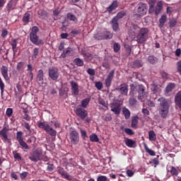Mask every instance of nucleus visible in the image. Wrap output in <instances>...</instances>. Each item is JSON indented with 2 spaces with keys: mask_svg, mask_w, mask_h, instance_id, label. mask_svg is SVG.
<instances>
[{
  "mask_svg": "<svg viewBox=\"0 0 181 181\" xmlns=\"http://www.w3.org/2000/svg\"><path fill=\"white\" fill-rule=\"evenodd\" d=\"M145 90L146 88L142 84H130V91L129 93V95H130L129 98V105H137L138 100H136V97L140 101L144 102L148 98V93Z\"/></svg>",
  "mask_w": 181,
  "mask_h": 181,
  "instance_id": "1",
  "label": "nucleus"
},
{
  "mask_svg": "<svg viewBox=\"0 0 181 181\" xmlns=\"http://www.w3.org/2000/svg\"><path fill=\"white\" fill-rule=\"evenodd\" d=\"M157 101L159 102L158 114L163 119L168 118L170 114V100L164 97L159 98Z\"/></svg>",
  "mask_w": 181,
  "mask_h": 181,
  "instance_id": "2",
  "label": "nucleus"
},
{
  "mask_svg": "<svg viewBox=\"0 0 181 181\" xmlns=\"http://www.w3.org/2000/svg\"><path fill=\"white\" fill-rule=\"evenodd\" d=\"M156 0H149V13H155L156 16H158L160 13L163 10V1H158L156 6H155V4Z\"/></svg>",
  "mask_w": 181,
  "mask_h": 181,
  "instance_id": "3",
  "label": "nucleus"
},
{
  "mask_svg": "<svg viewBox=\"0 0 181 181\" xmlns=\"http://www.w3.org/2000/svg\"><path fill=\"white\" fill-rule=\"evenodd\" d=\"M37 32H39V28L37 27L34 26L32 28L31 32L30 33V40L33 45L39 46V45H43V40L39 39Z\"/></svg>",
  "mask_w": 181,
  "mask_h": 181,
  "instance_id": "4",
  "label": "nucleus"
},
{
  "mask_svg": "<svg viewBox=\"0 0 181 181\" xmlns=\"http://www.w3.org/2000/svg\"><path fill=\"white\" fill-rule=\"evenodd\" d=\"M37 127L38 128L44 129V131H45V132H47V134H49V135H50L51 136H56V135H57V132L53 129V127H52L46 122H37Z\"/></svg>",
  "mask_w": 181,
  "mask_h": 181,
  "instance_id": "5",
  "label": "nucleus"
},
{
  "mask_svg": "<svg viewBox=\"0 0 181 181\" xmlns=\"http://www.w3.org/2000/svg\"><path fill=\"white\" fill-rule=\"evenodd\" d=\"M148 11V5L146 3L139 2L134 8V13L137 16L143 17L146 15Z\"/></svg>",
  "mask_w": 181,
  "mask_h": 181,
  "instance_id": "6",
  "label": "nucleus"
},
{
  "mask_svg": "<svg viewBox=\"0 0 181 181\" xmlns=\"http://www.w3.org/2000/svg\"><path fill=\"white\" fill-rule=\"evenodd\" d=\"M149 30L148 28H139L138 35H136V41L138 43H144L148 39Z\"/></svg>",
  "mask_w": 181,
  "mask_h": 181,
  "instance_id": "7",
  "label": "nucleus"
},
{
  "mask_svg": "<svg viewBox=\"0 0 181 181\" xmlns=\"http://www.w3.org/2000/svg\"><path fill=\"white\" fill-rule=\"evenodd\" d=\"M113 37V34L108 30L100 31V33H97L94 35V38L96 40H108L112 39Z\"/></svg>",
  "mask_w": 181,
  "mask_h": 181,
  "instance_id": "8",
  "label": "nucleus"
},
{
  "mask_svg": "<svg viewBox=\"0 0 181 181\" xmlns=\"http://www.w3.org/2000/svg\"><path fill=\"white\" fill-rule=\"evenodd\" d=\"M16 139L23 149H30L29 145H28V144L25 143V140H23V132H18L16 133Z\"/></svg>",
  "mask_w": 181,
  "mask_h": 181,
  "instance_id": "9",
  "label": "nucleus"
},
{
  "mask_svg": "<svg viewBox=\"0 0 181 181\" xmlns=\"http://www.w3.org/2000/svg\"><path fill=\"white\" fill-rule=\"evenodd\" d=\"M43 154V151L40 148H37L35 151L33 152V154L29 156V159L32 160V162H37L42 159V155Z\"/></svg>",
  "mask_w": 181,
  "mask_h": 181,
  "instance_id": "10",
  "label": "nucleus"
},
{
  "mask_svg": "<svg viewBox=\"0 0 181 181\" xmlns=\"http://www.w3.org/2000/svg\"><path fill=\"white\" fill-rule=\"evenodd\" d=\"M76 116L79 117L82 120H84L87 116H88V112L81 106L80 107H76L75 110Z\"/></svg>",
  "mask_w": 181,
  "mask_h": 181,
  "instance_id": "11",
  "label": "nucleus"
},
{
  "mask_svg": "<svg viewBox=\"0 0 181 181\" xmlns=\"http://www.w3.org/2000/svg\"><path fill=\"white\" fill-rule=\"evenodd\" d=\"M49 77L56 81L59 78V69L56 67H51L48 70Z\"/></svg>",
  "mask_w": 181,
  "mask_h": 181,
  "instance_id": "12",
  "label": "nucleus"
},
{
  "mask_svg": "<svg viewBox=\"0 0 181 181\" xmlns=\"http://www.w3.org/2000/svg\"><path fill=\"white\" fill-rule=\"evenodd\" d=\"M70 139L71 144L76 145L78 144L80 141V136L76 130H74L70 133Z\"/></svg>",
  "mask_w": 181,
  "mask_h": 181,
  "instance_id": "13",
  "label": "nucleus"
},
{
  "mask_svg": "<svg viewBox=\"0 0 181 181\" xmlns=\"http://www.w3.org/2000/svg\"><path fill=\"white\" fill-rule=\"evenodd\" d=\"M139 26H138L136 24L132 23L130 30H129V36L132 39L136 38V34L138 32H139Z\"/></svg>",
  "mask_w": 181,
  "mask_h": 181,
  "instance_id": "14",
  "label": "nucleus"
},
{
  "mask_svg": "<svg viewBox=\"0 0 181 181\" xmlns=\"http://www.w3.org/2000/svg\"><path fill=\"white\" fill-rule=\"evenodd\" d=\"M8 131H9V129L6 128V127H4L3 129L0 131V136L4 142L9 144L11 139L8 138Z\"/></svg>",
  "mask_w": 181,
  "mask_h": 181,
  "instance_id": "15",
  "label": "nucleus"
},
{
  "mask_svg": "<svg viewBox=\"0 0 181 181\" xmlns=\"http://www.w3.org/2000/svg\"><path fill=\"white\" fill-rule=\"evenodd\" d=\"M115 71L114 69H112L111 71L109 72L107 75V78H106L105 81V84L107 88H109L112 86V81L115 77Z\"/></svg>",
  "mask_w": 181,
  "mask_h": 181,
  "instance_id": "16",
  "label": "nucleus"
},
{
  "mask_svg": "<svg viewBox=\"0 0 181 181\" xmlns=\"http://www.w3.org/2000/svg\"><path fill=\"white\" fill-rule=\"evenodd\" d=\"M176 110H181V90L178 91L175 96L174 100Z\"/></svg>",
  "mask_w": 181,
  "mask_h": 181,
  "instance_id": "17",
  "label": "nucleus"
},
{
  "mask_svg": "<svg viewBox=\"0 0 181 181\" xmlns=\"http://www.w3.org/2000/svg\"><path fill=\"white\" fill-rule=\"evenodd\" d=\"M128 85L126 83H123L122 84L119 85L118 88H116L117 91L120 92V94L123 95H127L129 92Z\"/></svg>",
  "mask_w": 181,
  "mask_h": 181,
  "instance_id": "18",
  "label": "nucleus"
},
{
  "mask_svg": "<svg viewBox=\"0 0 181 181\" xmlns=\"http://www.w3.org/2000/svg\"><path fill=\"white\" fill-rule=\"evenodd\" d=\"M71 93L74 95H78L80 93V89L78 88V84H77L76 82H74V81H71Z\"/></svg>",
  "mask_w": 181,
  "mask_h": 181,
  "instance_id": "19",
  "label": "nucleus"
},
{
  "mask_svg": "<svg viewBox=\"0 0 181 181\" xmlns=\"http://www.w3.org/2000/svg\"><path fill=\"white\" fill-rule=\"evenodd\" d=\"M120 103H115L112 104L111 110L114 114L119 115H120L121 107L119 106Z\"/></svg>",
  "mask_w": 181,
  "mask_h": 181,
  "instance_id": "20",
  "label": "nucleus"
},
{
  "mask_svg": "<svg viewBox=\"0 0 181 181\" xmlns=\"http://www.w3.org/2000/svg\"><path fill=\"white\" fill-rule=\"evenodd\" d=\"M119 6V1H113L112 4H110L108 7H107L106 10L109 13L113 12V11L116 10Z\"/></svg>",
  "mask_w": 181,
  "mask_h": 181,
  "instance_id": "21",
  "label": "nucleus"
},
{
  "mask_svg": "<svg viewBox=\"0 0 181 181\" xmlns=\"http://www.w3.org/2000/svg\"><path fill=\"white\" fill-rule=\"evenodd\" d=\"M44 78H45V73L43 72L42 69H40L37 71V82L38 83V84H42Z\"/></svg>",
  "mask_w": 181,
  "mask_h": 181,
  "instance_id": "22",
  "label": "nucleus"
},
{
  "mask_svg": "<svg viewBox=\"0 0 181 181\" xmlns=\"http://www.w3.org/2000/svg\"><path fill=\"white\" fill-rule=\"evenodd\" d=\"M1 71L4 80L8 81V80H9V76L8 75V66L3 65L1 68Z\"/></svg>",
  "mask_w": 181,
  "mask_h": 181,
  "instance_id": "23",
  "label": "nucleus"
},
{
  "mask_svg": "<svg viewBox=\"0 0 181 181\" xmlns=\"http://www.w3.org/2000/svg\"><path fill=\"white\" fill-rule=\"evenodd\" d=\"M124 143L127 147H134L136 144V141L132 140V139L124 138Z\"/></svg>",
  "mask_w": 181,
  "mask_h": 181,
  "instance_id": "24",
  "label": "nucleus"
},
{
  "mask_svg": "<svg viewBox=\"0 0 181 181\" xmlns=\"http://www.w3.org/2000/svg\"><path fill=\"white\" fill-rule=\"evenodd\" d=\"M139 120V117H138V115H135L134 117H133L132 118L131 127L132 128H137L138 127Z\"/></svg>",
  "mask_w": 181,
  "mask_h": 181,
  "instance_id": "25",
  "label": "nucleus"
},
{
  "mask_svg": "<svg viewBox=\"0 0 181 181\" xmlns=\"http://www.w3.org/2000/svg\"><path fill=\"white\" fill-rule=\"evenodd\" d=\"M37 15L40 19H46L47 18V11L40 9L37 11Z\"/></svg>",
  "mask_w": 181,
  "mask_h": 181,
  "instance_id": "26",
  "label": "nucleus"
},
{
  "mask_svg": "<svg viewBox=\"0 0 181 181\" xmlns=\"http://www.w3.org/2000/svg\"><path fill=\"white\" fill-rule=\"evenodd\" d=\"M168 17L166 15L161 16V18L159 19V28H163L165 25V22H167Z\"/></svg>",
  "mask_w": 181,
  "mask_h": 181,
  "instance_id": "27",
  "label": "nucleus"
},
{
  "mask_svg": "<svg viewBox=\"0 0 181 181\" xmlns=\"http://www.w3.org/2000/svg\"><path fill=\"white\" fill-rule=\"evenodd\" d=\"M112 25L113 30L116 32V30H119V23L118 19L117 17H113L112 20Z\"/></svg>",
  "mask_w": 181,
  "mask_h": 181,
  "instance_id": "28",
  "label": "nucleus"
},
{
  "mask_svg": "<svg viewBox=\"0 0 181 181\" xmlns=\"http://www.w3.org/2000/svg\"><path fill=\"white\" fill-rule=\"evenodd\" d=\"M175 84L174 83H170L165 88V93L166 95L169 94L173 90H174Z\"/></svg>",
  "mask_w": 181,
  "mask_h": 181,
  "instance_id": "29",
  "label": "nucleus"
},
{
  "mask_svg": "<svg viewBox=\"0 0 181 181\" xmlns=\"http://www.w3.org/2000/svg\"><path fill=\"white\" fill-rule=\"evenodd\" d=\"M122 112L123 115H124V118L125 119H129L131 117V112L129 110V109L127 108V107H123L122 108Z\"/></svg>",
  "mask_w": 181,
  "mask_h": 181,
  "instance_id": "30",
  "label": "nucleus"
},
{
  "mask_svg": "<svg viewBox=\"0 0 181 181\" xmlns=\"http://www.w3.org/2000/svg\"><path fill=\"white\" fill-rule=\"evenodd\" d=\"M90 98H86V99L82 100V101L81 102V106L83 109L86 108L88 104L90 103Z\"/></svg>",
  "mask_w": 181,
  "mask_h": 181,
  "instance_id": "31",
  "label": "nucleus"
},
{
  "mask_svg": "<svg viewBox=\"0 0 181 181\" xmlns=\"http://www.w3.org/2000/svg\"><path fill=\"white\" fill-rule=\"evenodd\" d=\"M58 173H59V175H61L64 179L69 180V174H67V173H66L63 168H59L58 170Z\"/></svg>",
  "mask_w": 181,
  "mask_h": 181,
  "instance_id": "32",
  "label": "nucleus"
},
{
  "mask_svg": "<svg viewBox=\"0 0 181 181\" xmlns=\"http://www.w3.org/2000/svg\"><path fill=\"white\" fill-rule=\"evenodd\" d=\"M148 139L149 141H156V134H155V132H153V130H150L148 132Z\"/></svg>",
  "mask_w": 181,
  "mask_h": 181,
  "instance_id": "33",
  "label": "nucleus"
},
{
  "mask_svg": "<svg viewBox=\"0 0 181 181\" xmlns=\"http://www.w3.org/2000/svg\"><path fill=\"white\" fill-rule=\"evenodd\" d=\"M168 24L170 28H175V26L177 24V20L175 19V18H172L171 19L169 20Z\"/></svg>",
  "mask_w": 181,
  "mask_h": 181,
  "instance_id": "34",
  "label": "nucleus"
},
{
  "mask_svg": "<svg viewBox=\"0 0 181 181\" xmlns=\"http://www.w3.org/2000/svg\"><path fill=\"white\" fill-rule=\"evenodd\" d=\"M144 147L146 153H148L150 156H156V153L154 151V150L148 148V145L144 144Z\"/></svg>",
  "mask_w": 181,
  "mask_h": 181,
  "instance_id": "35",
  "label": "nucleus"
},
{
  "mask_svg": "<svg viewBox=\"0 0 181 181\" xmlns=\"http://www.w3.org/2000/svg\"><path fill=\"white\" fill-rule=\"evenodd\" d=\"M148 62L151 64H155V63L158 62V59L155 56H148L147 59Z\"/></svg>",
  "mask_w": 181,
  "mask_h": 181,
  "instance_id": "36",
  "label": "nucleus"
},
{
  "mask_svg": "<svg viewBox=\"0 0 181 181\" xmlns=\"http://www.w3.org/2000/svg\"><path fill=\"white\" fill-rule=\"evenodd\" d=\"M74 63L77 65V66H83L84 65V61L80 58H76L74 60Z\"/></svg>",
  "mask_w": 181,
  "mask_h": 181,
  "instance_id": "37",
  "label": "nucleus"
},
{
  "mask_svg": "<svg viewBox=\"0 0 181 181\" xmlns=\"http://www.w3.org/2000/svg\"><path fill=\"white\" fill-rule=\"evenodd\" d=\"M132 66L134 69L142 67V64L140 60H134L132 63Z\"/></svg>",
  "mask_w": 181,
  "mask_h": 181,
  "instance_id": "38",
  "label": "nucleus"
},
{
  "mask_svg": "<svg viewBox=\"0 0 181 181\" xmlns=\"http://www.w3.org/2000/svg\"><path fill=\"white\" fill-rule=\"evenodd\" d=\"M120 49H121V45L119 43L116 42L115 43L113 44V50L115 53H118Z\"/></svg>",
  "mask_w": 181,
  "mask_h": 181,
  "instance_id": "39",
  "label": "nucleus"
},
{
  "mask_svg": "<svg viewBox=\"0 0 181 181\" xmlns=\"http://www.w3.org/2000/svg\"><path fill=\"white\" fill-rule=\"evenodd\" d=\"M30 19V13H25L23 18V21L24 22V23H29Z\"/></svg>",
  "mask_w": 181,
  "mask_h": 181,
  "instance_id": "40",
  "label": "nucleus"
},
{
  "mask_svg": "<svg viewBox=\"0 0 181 181\" xmlns=\"http://www.w3.org/2000/svg\"><path fill=\"white\" fill-rule=\"evenodd\" d=\"M13 158H14V159H16V160H22V156H21V153H18V151H13Z\"/></svg>",
  "mask_w": 181,
  "mask_h": 181,
  "instance_id": "41",
  "label": "nucleus"
},
{
  "mask_svg": "<svg viewBox=\"0 0 181 181\" xmlns=\"http://www.w3.org/2000/svg\"><path fill=\"white\" fill-rule=\"evenodd\" d=\"M6 9L8 12H11V11H13L15 9V5L12 1H9L6 6Z\"/></svg>",
  "mask_w": 181,
  "mask_h": 181,
  "instance_id": "42",
  "label": "nucleus"
},
{
  "mask_svg": "<svg viewBox=\"0 0 181 181\" xmlns=\"http://www.w3.org/2000/svg\"><path fill=\"white\" fill-rule=\"evenodd\" d=\"M170 173H171V175H175V177L179 175V172H178L177 169L175 168V167H174V166H171Z\"/></svg>",
  "mask_w": 181,
  "mask_h": 181,
  "instance_id": "43",
  "label": "nucleus"
},
{
  "mask_svg": "<svg viewBox=\"0 0 181 181\" xmlns=\"http://www.w3.org/2000/svg\"><path fill=\"white\" fill-rule=\"evenodd\" d=\"M25 69V62H20L17 64V70L18 71H22Z\"/></svg>",
  "mask_w": 181,
  "mask_h": 181,
  "instance_id": "44",
  "label": "nucleus"
},
{
  "mask_svg": "<svg viewBox=\"0 0 181 181\" xmlns=\"http://www.w3.org/2000/svg\"><path fill=\"white\" fill-rule=\"evenodd\" d=\"M90 140L91 142H99V139L96 134H93L90 136Z\"/></svg>",
  "mask_w": 181,
  "mask_h": 181,
  "instance_id": "45",
  "label": "nucleus"
},
{
  "mask_svg": "<svg viewBox=\"0 0 181 181\" xmlns=\"http://www.w3.org/2000/svg\"><path fill=\"white\" fill-rule=\"evenodd\" d=\"M0 90L1 95H4V91L5 90V83H4V81H2L1 77H0Z\"/></svg>",
  "mask_w": 181,
  "mask_h": 181,
  "instance_id": "46",
  "label": "nucleus"
},
{
  "mask_svg": "<svg viewBox=\"0 0 181 181\" xmlns=\"http://www.w3.org/2000/svg\"><path fill=\"white\" fill-rule=\"evenodd\" d=\"M124 132L129 136H134L135 132L131 128H124Z\"/></svg>",
  "mask_w": 181,
  "mask_h": 181,
  "instance_id": "47",
  "label": "nucleus"
},
{
  "mask_svg": "<svg viewBox=\"0 0 181 181\" xmlns=\"http://www.w3.org/2000/svg\"><path fill=\"white\" fill-rule=\"evenodd\" d=\"M39 54V48L35 47L33 49L32 57L33 59H37Z\"/></svg>",
  "mask_w": 181,
  "mask_h": 181,
  "instance_id": "48",
  "label": "nucleus"
},
{
  "mask_svg": "<svg viewBox=\"0 0 181 181\" xmlns=\"http://www.w3.org/2000/svg\"><path fill=\"white\" fill-rule=\"evenodd\" d=\"M103 120L109 122L112 120V115L110 113H107V115L103 117Z\"/></svg>",
  "mask_w": 181,
  "mask_h": 181,
  "instance_id": "49",
  "label": "nucleus"
},
{
  "mask_svg": "<svg viewBox=\"0 0 181 181\" xmlns=\"http://www.w3.org/2000/svg\"><path fill=\"white\" fill-rule=\"evenodd\" d=\"M69 18L70 21H73L74 23H76L78 22V19L76 17V16H74V15H71V13H69Z\"/></svg>",
  "mask_w": 181,
  "mask_h": 181,
  "instance_id": "50",
  "label": "nucleus"
},
{
  "mask_svg": "<svg viewBox=\"0 0 181 181\" xmlns=\"http://www.w3.org/2000/svg\"><path fill=\"white\" fill-rule=\"evenodd\" d=\"M87 73L88 74V75L90 76H95V69H93V68H88L87 69Z\"/></svg>",
  "mask_w": 181,
  "mask_h": 181,
  "instance_id": "51",
  "label": "nucleus"
},
{
  "mask_svg": "<svg viewBox=\"0 0 181 181\" xmlns=\"http://www.w3.org/2000/svg\"><path fill=\"white\" fill-rule=\"evenodd\" d=\"M81 33V30H73L71 31V36L75 37L77 36V35H79Z\"/></svg>",
  "mask_w": 181,
  "mask_h": 181,
  "instance_id": "52",
  "label": "nucleus"
},
{
  "mask_svg": "<svg viewBox=\"0 0 181 181\" xmlns=\"http://www.w3.org/2000/svg\"><path fill=\"white\" fill-rule=\"evenodd\" d=\"M12 48L17 47L18 46V39H12L11 43Z\"/></svg>",
  "mask_w": 181,
  "mask_h": 181,
  "instance_id": "53",
  "label": "nucleus"
},
{
  "mask_svg": "<svg viewBox=\"0 0 181 181\" xmlns=\"http://www.w3.org/2000/svg\"><path fill=\"white\" fill-rule=\"evenodd\" d=\"M97 181H107V177L105 175H100L97 177Z\"/></svg>",
  "mask_w": 181,
  "mask_h": 181,
  "instance_id": "54",
  "label": "nucleus"
},
{
  "mask_svg": "<svg viewBox=\"0 0 181 181\" xmlns=\"http://www.w3.org/2000/svg\"><path fill=\"white\" fill-rule=\"evenodd\" d=\"M67 54H69V48H66V50L63 51V52L61 54V57L64 59L65 57H67Z\"/></svg>",
  "mask_w": 181,
  "mask_h": 181,
  "instance_id": "55",
  "label": "nucleus"
},
{
  "mask_svg": "<svg viewBox=\"0 0 181 181\" xmlns=\"http://www.w3.org/2000/svg\"><path fill=\"white\" fill-rule=\"evenodd\" d=\"M6 114L7 117H11L12 114H13V110H12V108H8L6 110Z\"/></svg>",
  "mask_w": 181,
  "mask_h": 181,
  "instance_id": "56",
  "label": "nucleus"
},
{
  "mask_svg": "<svg viewBox=\"0 0 181 181\" xmlns=\"http://www.w3.org/2000/svg\"><path fill=\"white\" fill-rule=\"evenodd\" d=\"M98 103L100 104L101 105L104 106V107H107V104L103 99H99Z\"/></svg>",
  "mask_w": 181,
  "mask_h": 181,
  "instance_id": "57",
  "label": "nucleus"
},
{
  "mask_svg": "<svg viewBox=\"0 0 181 181\" xmlns=\"http://www.w3.org/2000/svg\"><path fill=\"white\" fill-rule=\"evenodd\" d=\"M95 87L97 88L98 90H102L103 86V83L101 82H95Z\"/></svg>",
  "mask_w": 181,
  "mask_h": 181,
  "instance_id": "58",
  "label": "nucleus"
},
{
  "mask_svg": "<svg viewBox=\"0 0 181 181\" xmlns=\"http://www.w3.org/2000/svg\"><path fill=\"white\" fill-rule=\"evenodd\" d=\"M177 71L181 76V61H178V62L177 63Z\"/></svg>",
  "mask_w": 181,
  "mask_h": 181,
  "instance_id": "59",
  "label": "nucleus"
},
{
  "mask_svg": "<svg viewBox=\"0 0 181 181\" xmlns=\"http://www.w3.org/2000/svg\"><path fill=\"white\" fill-rule=\"evenodd\" d=\"M23 127H25V128L28 129V132H32V131L30 130V125L29 124V123L24 122Z\"/></svg>",
  "mask_w": 181,
  "mask_h": 181,
  "instance_id": "60",
  "label": "nucleus"
},
{
  "mask_svg": "<svg viewBox=\"0 0 181 181\" xmlns=\"http://www.w3.org/2000/svg\"><path fill=\"white\" fill-rule=\"evenodd\" d=\"M124 16V13H123V11H120L119 13H117V15L116 16L118 21H119V19H121V18H123Z\"/></svg>",
  "mask_w": 181,
  "mask_h": 181,
  "instance_id": "61",
  "label": "nucleus"
},
{
  "mask_svg": "<svg viewBox=\"0 0 181 181\" xmlns=\"http://www.w3.org/2000/svg\"><path fill=\"white\" fill-rule=\"evenodd\" d=\"M152 163L155 165V168H156L157 165H159V160L158 158H153Z\"/></svg>",
  "mask_w": 181,
  "mask_h": 181,
  "instance_id": "62",
  "label": "nucleus"
},
{
  "mask_svg": "<svg viewBox=\"0 0 181 181\" xmlns=\"http://www.w3.org/2000/svg\"><path fill=\"white\" fill-rule=\"evenodd\" d=\"M26 176H28V172H23V173L20 174V177L22 180L26 179Z\"/></svg>",
  "mask_w": 181,
  "mask_h": 181,
  "instance_id": "63",
  "label": "nucleus"
},
{
  "mask_svg": "<svg viewBox=\"0 0 181 181\" xmlns=\"http://www.w3.org/2000/svg\"><path fill=\"white\" fill-rule=\"evenodd\" d=\"M173 12V7L170 6H168L167 7V10H166V13H168V15H171V13Z\"/></svg>",
  "mask_w": 181,
  "mask_h": 181,
  "instance_id": "64",
  "label": "nucleus"
}]
</instances>
